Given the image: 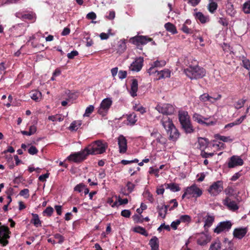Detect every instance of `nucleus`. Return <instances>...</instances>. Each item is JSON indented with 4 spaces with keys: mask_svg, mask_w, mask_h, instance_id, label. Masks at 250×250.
Listing matches in <instances>:
<instances>
[{
    "mask_svg": "<svg viewBox=\"0 0 250 250\" xmlns=\"http://www.w3.org/2000/svg\"><path fill=\"white\" fill-rule=\"evenodd\" d=\"M192 118L195 122L202 125H205L207 126L212 125L215 124V122L213 121H210L209 122H205V121L208 120V118H205L200 114L196 113L193 115Z\"/></svg>",
    "mask_w": 250,
    "mask_h": 250,
    "instance_id": "15",
    "label": "nucleus"
},
{
    "mask_svg": "<svg viewBox=\"0 0 250 250\" xmlns=\"http://www.w3.org/2000/svg\"><path fill=\"white\" fill-rule=\"evenodd\" d=\"M232 226L230 221H224L220 222L217 227L214 229V232L219 234L222 232L229 231Z\"/></svg>",
    "mask_w": 250,
    "mask_h": 250,
    "instance_id": "8",
    "label": "nucleus"
},
{
    "mask_svg": "<svg viewBox=\"0 0 250 250\" xmlns=\"http://www.w3.org/2000/svg\"><path fill=\"white\" fill-rule=\"evenodd\" d=\"M54 211L53 208L51 207H48L43 211V213L46 214L48 216H50Z\"/></svg>",
    "mask_w": 250,
    "mask_h": 250,
    "instance_id": "51",
    "label": "nucleus"
},
{
    "mask_svg": "<svg viewBox=\"0 0 250 250\" xmlns=\"http://www.w3.org/2000/svg\"><path fill=\"white\" fill-rule=\"evenodd\" d=\"M126 49V44L125 41H120L118 42L117 51L119 53H122Z\"/></svg>",
    "mask_w": 250,
    "mask_h": 250,
    "instance_id": "40",
    "label": "nucleus"
},
{
    "mask_svg": "<svg viewBox=\"0 0 250 250\" xmlns=\"http://www.w3.org/2000/svg\"><path fill=\"white\" fill-rule=\"evenodd\" d=\"M180 224V221L178 219L176 220L175 221H173L171 224V228L176 230L177 229V226Z\"/></svg>",
    "mask_w": 250,
    "mask_h": 250,
    "instance_id": "64",
    "label": "nucleus"
},
{
    "mask_svg": "<svg viewBox=\"0 0 250 250\" xmlns=\"http://www.w3.org/2000/svg\"><path fill=\"white\" fill-rule=\"evenodd\" d=\"M144 62L143 57L136 58L129 66V70L132 71L139 72L142 68Z\"/></svg>",
    "mask_w": 250,
    "mask_h": 250,
    "instance_id": "11",
    "label": "nucleus"
},
{
    "mask_svg": "<svg viewBox=\"0 0 250 250\" xmlns=\"http://www.w3.org/2000/svg\"><path fill=\"white\" fill-rule=\"evenodd\" d=\"M243 163V160L239 156L233 155L229 159L228 167L233 168L237 166H242Z\"/></svg>",
    "mask_w": 250,
    "mask_h": 250,
    "instance_id": "13",
    "label": "nucleus"
},
{
    "mask_svg": "<svg viewBox=\"0 0 250 250\" xmlns=\"http://www.w3.org/2000/svg\"><path fill=\"white\" fill-rule=\"evenodd\" d=\"M223 203L229 210L235 211L238 209L239 206L235 201L232 200L229 197H226L223 200Z\"/></svg>",
    "mask_w": 250,
    "mask_h": 250,
    "instance_id": "16",
    "label": "nucleus"
},
{
    "mask_svg": "<svg viewBox=\"0 0 250 250\" xmlns=\"http://www.w3.org/2000/svg\"><path fill=\"white\" fill-rule=\"evenodd\" d=\"M164 187L166 189H169L172 192L179 191L181 189L178 184L173 183H166L164 184Z\"/></svg>",
    "mask_w": 250,
    "mask_h": 250,
    "instance_id": "28",
    "label": "nucleus"
},
{
    "mask_svg": "<svg viewBox=\"0 0 250 250\" xmlns=\"http://www.w3.org/2000/svg\"><path fill=\"white\" fill-rule=\"evenodd\" d=\"M138 81L136 79H133L131 84V89L130 94L133 97L137 96V92L138 90Z\"/></svg>",
    "mask_w": 250,
    "mask_h": 250,
    "instance_id": "26",
    "label": "nucleus"
},
{
    "mask_svg": "<svg viewBox=\"0 0 250 250\" xmlns=\"http://www.w3.org/2000/svg\"><path fill=\"white\" fill-rule=\"evenodd\" d=\"M243 11L245 13H250V0L246 2L243 5Z\"/></svg>",
    "mask_w": 250,
    "mask_h": 250,
    "instance_id": "48",
    "label": "nucleus"
},
{
    "mask_svg": "<svg viewBox=\"0 0 250 250\" xmlns=\"http://www.w3.org/2000/svg\"><path fill=\"white\" fill-rule=\"evenodd\" d=\"M42 93L38 90H32L30 92V97L31 98L36 101H39L42 99Z\"/></svg>",
    "mask_w": 250,
    "mask_h": 250,
    "instance_id": "29",
    "label": "nucleus"
},
{
    "mask_svg": "<svg viewBox=\"0 0 250 250\" xmlns=\"http://www.w3.org/2000/svg\"><path fill=\"white\" fill-rule=\"evenodd\" d=\"M10 231L7 227L2 226L0 227V243L3 246H5L8 243V241L7 240L9 238V235Z\"/></svg>",
    "mask_w": 250,
    "mask_h": 250,
    "instance_id": "7",
    "label": "nucleus"
},
{
    "mask_svg": "<svg viewBox=\"0 0 250 250\" xmlns=\"http://www.w3.org/2000/svg\"><path fill=\"white\" fill-rule=\"evenodd\" d=\"M223 189V184L222 181H217L210 186L208 191L211 196L218 195Z\"/></svg>",
    "mask_w": 250,
    "mask_h": 250,
    "instance_id": "5",
    "label": "nucleus"
},
{
    "mask_svg": "<svg viewBox=\"0 0 250 250\" xmlns=\"http://www.w3.org/2000/svg\"><path fill=\"white\" fill-rule=\"evenodd\" d=\"M214 137L216 139L219 140L224 142H231L233 141V139L230 138L229 136L227 137L217 134L214 135Z\"/></svg>",
    "mask_w": 250,
    "mask_h": 250,
    "instance_id": "39",
    "label": "nucleus"
},
{
    "mask_svg": "<svg viewBox=\"0 0 250 250\" xmlns=\"http://www.w3.org/2000/svg\"><path fill=\"white\" fill-rule=\"evenodd\" d=\"M194 16L195 19L199 21L202 23H205L209 21L208 17L205 16L202 12H196L194 14Z\"/></svg>",
    "mask_w": 250,
    "mask_h": 250,
    "instance_id": "24",
    "label": "nucleus"
},
{
    "mask_svg": "<svg viewBox=\"0 0 250 250\" xmlns=\"http://www.w3.org/2000/svg\"><path fill=\"white\" fill-rule=\"evenodd\" d=\"M246 100L245 99H243L239 100L238 101L235 102V104H234V107L237 109L241 108V107H242L244 106V105L246 102Z\"/></svg>",
    "mask_w": 250,
    "mask_h": 250,
    "instance_id": "42",
    "label": "nucleus"
},
{
    "mask_svg": "<svg viewBox=\"0 0 250 250\" xmlns=\"http://www.w3.org/2000/svg\"><path fill=\"white\" fill-rule=\"evenodd\" d=\"M197 243L199 245L205 246L211 240V237L208 234L201 233L198 234L197 236Z\"/></svg>",
    "mask_w": 250,
    "mask_h": 250,
    "instance_id": "14",
    "label": "nucleus"
},
{
    "mask_svg": "<svg viewBox=\"0 0 250 250\" xmlns=\"http://www.w3.org/2000/svg\"><path fill=\"white\" fill-rule=\"evenodd\" d=\"M127 121L131 125H134L137 121L136 115L134 113L129 115L127 117Z\"/></svg>",
    "mask_w": 250,
    "mask_h": 250,
    "instance_id": "45",
    "label": "nucleus"
},
{
    "mask_svg": "<svg viewBox=\"0 0 250 250\" xmlns=\"http://www.w3.org/2000/svg\"><path fill=\"white\" fill-rule=\"evenodd\" d=\"M178 117L181 125L190 121L189 116L186 111H179Z\"/></svg>",
    "mask_w": 250,
    "mask_h": 250,
    "instance_id": "22",
    "label": "nucleus"
},
{
    "mask_svg": "<svg viewBox=\"0 0 250 250\" xmlns=\"http://www.w3.org/2000/svg\"><path fill=\"white\" fill-rule=\"evenodd\" d=\"M224 243L226 245L225 248L223 250H234L233 243L228 238H225Z\"/></svg>",
    "mask_w": 250,
    "mask_h": 250,
    "instance_id": "36",
    "label": "nucleus"
},
{
    "mask_svg": "<svg viewBox=\"0 0 250 250\" xmlns=\"http://www.w3.org/2000/svg\"><path fill=\"white\" fill-rule=\"evenodd\" d=\"M111 29L108 30V33H102L100 34V37L102 40H107L109 38V35H112L110 33Z\"/></svg>",
    "mask_w": 250,
    "mask_h": 250,
    "instance_id": "50",
    "label": "nucleus"
},
{
    "mask_svg": "<svg viewBox=\"0 0 250 250\" xmlns=\"http://www.w3.org/2000/svg\"><path fill=\"white\" fill-rule=\"evenodd\" d=\"M127 72L126 71L120 70L118 73V77L120 79H124L126 77Z\"/></svg>",
    "mask_w": 250,
    "mask_h": 250,
    "instance_id": "59",
    "label": "nucleus"
},
{
    "mask_svg": "<svg viewBox=\"0 0 250 250\" xmlns=\"http://www.w3.org/2000/svg\"><path fill=\"white\" fill-rule=\"evenodd\" d=\"M214 153H207L205 151H202L201 152V156L203 158H207L210 157H212L214 155Z\"/></svg>",
    "mask_w": 250,
    "mask_h": 250,
    "instance_id": "58",
    "label": "nucleus"
},
{
    "mask_svg": "<svg viewBox=\"0 0 250 250\" xmlns=\"http://www.w3.org/2000/svg\"><path fill=\"white\" fill-rule=\"evenodd\" d=\"M155 109L159 112L163 114V116H167L174 113L175 108L174 106L169 104H164L162 105H157Z\"/></svg>",
    "mask_w": 250,
    "mask_h": 250,
    "instance_id": "4",
    "label": "nucleus"
},
{
    "mask_svg": "<svg viewBox=\"0 0 250 250\" xmlns=\"http://www.w3.org/2000/svg\"><path fill=\"white\" fill-rule=\"evenodd\" d=\"M181 222L189 223L191 221V217L188 215H181L178 219Z\"/></svg>",
    "mask_w": 250,
    "mask_h": 250,
    "instance_id": "43",
    "label": "nucleus"
},
{
    "mask_svg": "<svg viewBox=\"0 0 250 250\" xmlns=\"http://www.w3.org/2000/svg\"><path fill=\"white\" fill-rule=\"evenodd\" d=\"M166 64V62L165 60H156L151 64V67L147 70V72L149 75L156 73L157 70L156 68L162 67Z\"/></svg>",
    "mask_w": 250,
    "mask_h": 250,
    "instance_id": "12",
    "label": "nucleus"
},
{
    "mask_svg": "<svg viewBox=\"0 0 250 250\" xmlns=\"http://www.w3.org/2000/svg\"><path fill=\"white\" fill-rule=\"evenodd\" d=\"M94 106L92 105H90L86 107L85 113L83 114L84 117H89L90 114L94 111Z\"/></svg>",
    "mask_w": 250,
    "mask_h": 250,
    "instance_id": "44",
    "label": "nucleus"
},
{
    "mask_svg": "<svg viewBox=\"0 0 250 250\" xmlns=\"http://www.w3.org/2000/svg\"><path fill=\"white\" fill-rule=\"evenodd\" d=\"M186 189L187 193H188V195H191L194 197H199L201 196L203 193L202 190L195 184H193L190 187H188Z\"/></svg>",
    "mask_w": 250,
    "mask_h": 250,
    "instance_id": "10",
    "label": "nucleus"
},
{
    "mask_svg": "<svg viewBox=\"0 0 250 250\" xmlns=\"http://www.w3.org/2000/svg\"><path fill=\"white\" fill-rule=\"evenodd\" d=\"M88 155V152L87 151V149L85 148L82 151L71 154L67 159L69 161H73L75 163H80L84 160Z\"/></svg>",
    "mask_w": 250,
    "mask_h": 250,
    "instance_id": "3",
    "label": "nucleus"
},
{
    "mask_svg": "<svg viewBox=\"0 0 250 250\" xmlns=\"http://www.w3.org/2000/svg\"><path fill=\"white\" fill-rule=\"evenodd\" d=\"M165 27L167 31L173 34L177 33L175 26L170 22L166 23L165 24Z\"/></svg>",
    "mask_w": 250,
    "mask_h": 250,
    "instance_id": "31",
    "label": "nucleus"
},
{
    "mask_svg": "<svg viewBox=\"0 0 250 250\" xmlns=\"http://www.w3.org/2000/svg\"><path fill=\"white\" fill-rule=\"evenodd\" d=\"M118 144L119 147V152L124 153L127 149V142L125 137L123 135H120L118 138Z\"/></svg>",
    "mask_w": 250,
    "mask_h": 250,
    "instance_id": "18",
    "label": "nucleus"
},
{
    "mask_svg": "<svg viewBox=\"0 0 250 250\" xmlns=\"http://www.w3.org/2000/svg\"><path fill=\"white\" fill-rule=\"evenodd\" d=\"M32 215L33 216V218L31 220V223L33 224L36 227L41 226L42 223L39 219V215L37 214L34 213H32Z\"/></svg>",
    "mask_w": 250,
    "mask_h": 250,
    "instance_id": "32",
    "label": "nucleus"
},
{
    "mask_svg": "<svg viewBox=\"0 0 250 250\" xmlns=\"http://www.w3.org/2000/svg\"><path fill=\"white\" fill-rule=\"evenodd\" d=\"M226 12L231 17H234L235 14V11L232 4L228 3L226 4Z\"/></svg>",
    "mask_w": 250,
    "mask_h": 250,
    "instance_id": "34",
    "label": "nucleus"
},
{
    "mask_svg": "<svg viewBox=\"0 0 250 250\" xmlns=\"http://www.w3.org/2000/svg\"><path fill=\"white\" fill-rule=\"evenodd\" d=\"M133 109L137 111H139L141 114H143L146 111L144 107L142 106H138L137 105L134 106Z\"/></svg>",
    "mask_w": 250,
    "mask_h": 250,
    "instance_id": "52",
    "label": "nucleus"
},
{
    "mask_svg": "<svg viewBox=\"0 0 250 250\" xmlns=\"http://www.w3.org/2000/svg\"><path fill=\"white\" fill-rule=\"evenodd\" d=\"M184 72L186 75L191 80L202 78L206 73L205 69L198 65H190L185 69Z\"/></svg>",
    "mask_w": 250,
    "mask_h": 250,
    "instance_id": "1",
    "label": "nucleus"
},
{
    "mask_svg": "<svg viewBox=\"0 0 250 250\" xmlns=\"http://www.w3.org/2000/svg\"><path fill=\"white\" fill-rule=\"evenodd\" d=\"M214 221V217L212 216L207 215L206 219L205 221L204 228L208 229L209 228L212 224Z\"/></svg>",
    "mask_w": 250,
    "mask_h": 250,
    "instance_id": "33",
    "label": "nucleus"
},
{
    "mask_svg": "<svg viewBox=\"0 0 250 250\" xmlns=\"http://www.w3.org/2000/svg\"><path fill=\"white\" fill-rule=\"evenodd\" d=\"M247 231L248 230L247 228H236L234 229L233 232V235L234 238L241 239L245 236Z\"/></svg>",
    "mask_w": 250,
    "mask_h": 250,
    "instance_id": "21",
    "label": "nucleus"
},
{
    "mask_svg": "<svg viewBox=\"0 0 250 250\" xmlns=\"http://www.w3.org/2000/svg\"><path fill=\"white\" fill-rule=\"evenodd\" d=\"M157 209L159 213V216L162 218H165L167 213V207L158 206Z\"/></svg>",
    "mask_w": 250,
    "mask_h": 250,
    "instance_id": "30",
    "label": "nucleus"
},
{
    "mask_svg": "<svg viewBox=\"0 0 250 250\" xmlns=\"http://www.w3.org/2000/svg\"><path fill=\"white\" fill-rule=\"evenodd\" d=\"M198 143L200 146L201 148H204L207 146L208 144V141L207 139L203 138H200L198 139Z\"/></svg>",
    "mask_w": 250,
    "mask_h": 250,
    "instance_id": "46",
    "label": "nucleus"
},
{
    "mask_svg": "<svg viewBox=\"0 0 250 250\" xmlns=\"http://www.w3.org/2000/svg\"><path fill=\"white\" fill-rule=\"evenodd\" d=\"M217 6L218 5L217 3L214 2L213 0H209V2L208 4V11L210 13H213L217 9Z\"/></svg>",
    "mask_w": 250,
    "mask_h": 250,
    "instance_id": "38",
    "label": "nucleus"
},
{
    "mask_svg": "<svg viewBox=\"0 0 250 250\" xmlns=\"http://www.w3.org/2000/svg\"><path fill=\"white\" fill-rule=\"evenodd\" d=\"M28 152L31 155H34L38 153V150L35 146H32L28 149Z\"/></svg>",
    "mask_w": 250,
    "mask_h": 250,
    "instance_id": "53",
    "label": "nucleus"
},
{
    "mask_svg": "<svg viewBox=\"0 0 250 250\" xmlns=\"http://www.w3.org/2000/svg\"><path fill=\"white\" fill-rule=\"evenodd\" d=\"M166 131L169 135V140L172 141H176L179 137L180 133L174 125L169 129H167Z\"/></svg>",
    "mask_w": 250,
    "mask_h": 250,
    "instance_id": "17",
    "label": "nucleus"
},
{
    "mask_svg": "<svg viewBox=\"0 0 250 250\" xmlns=\"http://www.w3.org/2000/svg\"><path fill=\"white\" fill-rule=\"evenodd\" d=\"M149 245L151 247V250H159V240L157 237L153 236L150 240Z\"/></svg>",
    "mask_w": 250,
    "mask_h": 250,
    "instance_id": "27",
    "label": "nucleus"
},
{
    "mask_svg": "<svg viewBox=\"0 0 250 250\" xmlns=\"http://www.w3.org/2000/svg\"><path fill=\"white\" fill-rule=\"evenodd\" d=\"M133 230H134V231L139 233H140L142 235H143L145 236H147L148 235V233L146 230L143 227H140V226L135 227L133 229Z\"/></svg>",
    "mask_w": 250,
    "mask_h": 250,
    "instance_id": "41",
    "label": "nucleus"
},
{
    "mask_svg": "<svg viewBox=\"0 0 250 250\" xmlns=\"http://www.w3.org/2000/svg\"><path fill=\"white\" fill-rule=\"evenodd\" d=\"M84 188V185L83 184H80L77 185L74 188V190L81 192Z\"/></svg>",
    "mask_w": 250,
    "mask_h": 250,
    "instance_id": "62",
    "label": "nucleus"
},
{
    "mask_svg": "<svg viewBox=\"0 0 250 250\" xmlns=\"http://www.w3.org/2000/svg\"><path fill=\"white\" fill-rule=\"evenodd\" d=\"M170 74L171 72L169 69H165L161 71L157 70V72L156 73H154L153 74L156 75V80H160L162 79L169 78L170 77Z\"/></svg>",
    "mask_w": 250,
    "mask_h": 250,
    "instance_id": "19",
    "label": "nucleus"
},
{
    "mask_svg": "<svg viewBox=\"0 0 250 250\" xmlns=\"http://www.w3.org/2000/svg\"><path fill=\"white\" fill-rule=\"evenodd\" d=\"M48 119L53 122L59 121V122H61L63 120V117H62L60 115H56L55 116H50L48 117Z\"/></svg>",
    "mask_w": 250,
    "mask_h": 250,
    "instance_id": "47",
    "label": "nucleus"
},
{
    "mask_svg": "<svg viewBox=\"0 0 250 250\" xmlns=\"http://www.w3.org/2000/svg\"><path fill=\"white\" fill-rule=\"evenodd\" d=\"M209 95L207 93H204L200 96V100L204 102L208 101L209 99Z\"/></svg>",
    "mask_w": 250,
    "mask_h": 250,
    "instance_id": "55",
    "label": "nucleus"
},
{
    "mask_svg": "<svg viewBox=\"0 0 250 250\" xmlns=\"http://www.w3.org/2000/svg\"><path fill=\"white\" fill-rule=\"evenodd\" d=\"M225 192L228 197H229L233 194V189L231 187H228L225 190Z\"/></svg>",
    "mask_w": 250,
    "mask_h": 250,
    "instance_id": "61",
    "label": "nucleus"
},
{
    "mask_svg": "<svg viewBox=\"0 0 250 250\" xmlns=\"http://www.w3.org/2000/svg\"><path fill=\"white\" fill-rule=\"evenodd\" d=\"M82 125L81 121H73L69 127V128L71 131H76Z\"/></svg>",
    "mask_w": 250,
    "mask_h": 250,
    "instance_id": "37",
    "label": "nucleus"
},
{
    "mask_svg": "<svg viewBox=\"0 0 250 250\" xmlns=\"http://www.w3.org/2000/svg\"><path fill=\"white\" fill-rule=\"evenodd\" d=\"M121 215L124 217L129 218L131 215V212L129 210L124 209L121 212Z\"/></svg>",
    "mask_w": 250,
    "mask_h": 250,
    "instance_id": "56",
    "label": "nucleus"
},
{
    "mask_svg": "<svg viewBox=\"0 0 250 250\" xmlns=\"http://www.w3.org/2000/svg\"><path fill=\"white\" fill-rule=\"evenodd\" d=\"M183 32L187 34H192V31L191 29L188 27L185 24H183L181 27Z\"/></svg>",
    "mask_w": 250,
    "mask_h": 250,
    "instance_id": "54",
    "label": "nucleus"
},
{
    "mask_svg": "<svg viewBox=\"0 0 250 250\" xmlns=\"http://www.w3.org/2000/svg\"><path fill=\"white\" fill-rule=\"evenodd\" d=\"M151 136L155 138L157 142L158 143L165 144L166 143V139L157 130H153L151 133Z\"/></svg>",
    "mask_w": 250,
    "mask_h": 250,
    "instance_id": "23",
    "label": "nucleus"
},
{
    "mask_svg": "<svg viewBox=\"0 0 250 250\" xmlns=\"http://www.w3.org/2000/svg\"><path fill=\"white\" fill-rule=\"evenodd\" d=\"M126 187L129 192L131 193L133 190L135 185L130 182H128L127 183Z\"/></svg>",
    "mask_w": 250,
    "mask_h": 250,
    "instance_id": "63",
    "label": "nucleus"
},
{
    "mask_svg": "<svg viewBox=\"0 0 250 250\" xmlns=\"http://www.w3.org/2000/svg\"><path fill=\"white\" fill-rule=\"evenodd\" d=\"M182 128L185 131V132L187 134L192 133H193L195 129L192 125L191 122H188L187 123H185L183 125H181Z\"/></svg>",
    "mask_w": 250,
    "mask_h": 250,
    "instance_id": "25",
    "label": "nucleus"
},
{
    "mask_svg": "<svg viewBox=\"0 0 250 250\" xmlns=\"http://www.w3.org/2000/svg\"><path fill=\"white\" fill-rule=\"evenodd\" d=\"M107 145L106 143H103L102 141L98 140L95 141L87 147H86L89 154H102L105 152Z\"/></svg>",
    "mask_w": 250,
    "mask_h": 250,
    "instance_id": "2",
    "label": "nucleus"
},
{
    "mask_svg": "<svg viewBox=\"0 0 250 250\" xmlns=\"http://www.w3.org/2000/svg\"><path fill=\"white\" fill-rule=\"evenodd\" d=\"M78 52L76 50H73L71 51L70 53L67 54V56L69 59H72L74 58V57L77 56L78 55Z\"/></svg>",
    "mask_w": 250,
    "mask_h": 250,
    "instance_id": "57",
    "label": "nucleus"
},
{
    "mask_svg": "<svg viewBox=\"0 0 250 250\" xmlns=\"http://www.w3.org/2000/svg\"><path fill=\"white\" fill-rule=\"evenodd\" d=\"M132 42L138 46L140 44L145 45L148 42L152 41L151 38H148L147 36H135L131 38Z\"/></svg>",
    "mask_w": 250,
    "mask_h": 250,
    "instance_id": "9",
    "label": "nucleus"
},
{
    "mask_svg": "<svg viewBox=\"0 0 250 250\" xmlns=\"http://www.w3.org/2000/svg\"><path fill=\"white\" fill-rule=\"evenodd\" d=\"M20 195L24 196L25 198L28 197L29 196V190L27 188H24L21 190L20 192Z\"/></svg>",
    "mask_w": 250,
    "mask_h": 250,
    "instance_id": "60",
    "label": "nucleus"
},
{
    "mask_svg": "<svg viewBox=\"0 0 250 250\" xmlns=\"http://www.w3.org/2000/svg\"><path fill=\"white\" fill-rule=\"evenodd\" d=\"M208 250H223L221 243L219 240L215 241L210 245Z\"/></svg>",
    "mask_w": 250,
    "mask_h": 250,
    "instance_id": "35",
    "label": "nucleus"
},
{
    "mask_svg": "<svg viewBox=\"0 0 250 250\" xmlns=\"http://www.w3.org/2000/svg\"><path fill=\"white\" fill-rule=\"evenodd\" d=\"M160 121L161 124L166 130L167 129H169L174 126L172 120L167 116H163L161 117Z\"/></svg>",
    "mask_w": 250,
    "mask_h": 250,
    "instance_id": "20",
    "label": "nucleus"
},
{
    "mask_svg": "<svg viewBox=\"0 0 250 250\" xmlns=\"http://www.w3.org/2000/svg\"><path fill=\"white\" fill-rule=\"evenodd\" d=\"M112 101L109 98L104 99L100 104L98 112L102 116H104L107 113L109 108L112 105Z\"/></svg>",
    "mask_w": 250,
    "mask_h": 250,
    "instance_id": "6",
    "label": "nucleus"
},
{
    "mask_svg": "<svg viewBox=\"0 0 250 250\" xmlns=\"http://www.w3.org/2000/svg\"><path fill=\"white\" fill-rule=\"evenodd\" d=\"M142 216L139 214H135L132 216L133 220L135 223H142L143 222V219Z\"/></svg>",
    "mask_w": 250,
    "mask_h": 250,
    "instance_id": "49",
    "label": "nucleus"
}]
</instances>
